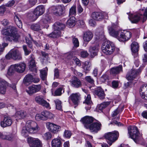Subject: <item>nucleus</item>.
<instances>
[{
    "label": "nucleus",
    "mask_w": 147,
    "mask_h": 147,
    "mask_svg": "<svg viewBox=\"0 0 147 147\" xmlns=\"http://www.w3.org/2000/svg\"><path fill=\"white\" fill-rule=\"evenodd\" d=\"M51 134L50 132H47L45 133L43 136L44 139L48 140L50 139L51 138Z\"/></svg>",
    "instance_id": "obj_51"
},
{
    "label": "nucleus",
    "mask_w": 147,
    "mask_h": 147,
    "mask_svg": "<svg viewBox=\"0 0 147 147\" xmlns=\"http://www.w3.org/2000/svg\"><path fill=\"white\" fill-rule=\"evenodd\" d=\"M17 32L16 27L9 26L7 29H3L1 33L3 35L8 36L6 38L7 40L10 42L13 41L16 42L18 41L20 38V36L17 33Z\"/></svg>",
    "instance_id": "obj_1"
},
{
    "label": "nucleus",
    "mask_w": 147,
    "mask_h": 147,
    "mask_svg": "<svg viewBox=\"0 0 147 147\" xmlns=\"http://www.w3.org/2000/svg\"><path fill=\"white\" fill-rule=\"evenodd\" d=\"M52 147H60L61 145L60 140L57 138L53 139L51 142Z\"/></svg>",
    "instance_id": "obj_38"
},
{
    "label": "nucleus",
    "mask_w": 147,
    "mask_h": 147,
    "mask_svg": "<svg viewBox=\"0 0 147 147\" xmlns=\"http://www.w3.org/2000/svg\"><path fill=\"white\" fill-rule=\"evenodd\" d=\"M73 60L77 65L79 66L81 65V63L80 61L78 58L75 57H74L73 58Z\"/></svg>",
    "instance_id": "obj_59"
},
{
    "label": "nucleus",
    "mask_w": 147,
    "mask_h": 147,
    "mask_svg": "<svg viewBox=\"0 0 147 147\" xmlns=\"http://www.w3.org/2000/svg\"><path fill=\"white\" fill-rule=\"evenodd\" d=\"M29 36L30 37L29 39L28 38H26V42L28 45L29 47L30 48L32 49V41L33 40H32V38L31 37V36L29 34Z\"/></svg>",
    "instance_id": "obj_47"
},
{
    "label": "nucleus",
    "mask_w": 147,
    "mask_h": 147,
    "mask_svg": "<svg viewBox=\"0 0 147 147\" xmlns=\"http://www.w3.org/2000/svg\"><path fill=\"white\" fill-rule=\"evenodd\" d=\"M46 125L47 127L50 131L55 134L57 133L60 129V126L50 122L47 123Z\"/></svg>",
    "instance_id": "obj_14"
},
{
    "label": "nucleus",
    "mask_w": 147,
    "mask_h": 147,
    "mask_svg": "<svg viewBox=\"0 0 147 147\" xmlns=\"http://www.w3.org/2000/svg\"><path fill=\"white\" fill-rule=\"evenodd\" d=\"M67 24L68 27H73L75 24V18L74 16H72L67 21Z\"/></svg>",
    "instance_id": "obj_40"
},
{
    "label": "nucleus",
    "mask_w": 147,
    "mask_h": 147,
    "mask_svg": "<svg viewBox=\"0 0 147 147\" xmlns=\"http://www.w3.org/2000/svg\"><path fill=\"white\" fill-rule=\"evenodd\" d=\"M6 59H12L14 60H19L22 59L20 53L17 50L13 49L11 51L5 56Z\"/></svg>",
    "instance_id": "obj_7"
},
{
    "label": "nucleus",
    "mask_w": 147,
    "mask_h": 147,
    "mask_svg": "<svg viewBox=\"0 0 147 147\" xmlns=\"http://www.w3.org/2000/svg\"><path fill=\"white\" fill-rule=\"evenodd\" d=\"M101 126L102 125L100 122H94L90 124L89 127L87 126L91 132L96 133L101 129Z\"/></svg>",
    "instance_id": "obj_13"
},
{
    "label": "nucleus",
    "mask_w": 147,
    "mask_h": 147,
    "mask_svg": "<svg viewBox=\"0 0 147 147\" xmlns=\"http://www.w3.org/2000/svg\"><path fill=\"white\" fill-rule=\"evenodd\" d=\"M128 134L129 137L132 139L137 143H139L142 139V137L136 127L130 126L128 128Z\"/></svg>",
    "instance_id": "obj_3"
},
{
    "label": "nucleus",
    "mask_w": 147,
    "mask_h": 147,
    "mask_svg": "<svg viewBox=\"0 0 147 147\" xmlns=\"http://www.w3.org/2000/svg\"><path fill=\"white\" fill-rule=\"evenodd\" d=\"M95 35L98 37L99 39L104 38V32L103 29L102 28L101 30L97 29L95 33Z\"/></svg>",
    "instance_id": "obj_41"
},
{
    "label": "nucleus",
    "mask_w": 147,
    "mask_h": 147,
    "mask_svg": "<svg viewBox=\"0 0 147 147\" xmlns=\"http://www.w3.org/2000/svg\"><path fill=\"white\" fill-rule=\"evenodd\" d=\"M55 115L49 111H42L41 114H37L35 116L36 119L38 121L46 120L48 119L53 118Z\"/></svg>",
    "instance_id": "obj_6"
},
{
    "label": "nucleus",
    "mask_w": 147,
    "mask_h": 147,
    "mask_svg": "<svg viewBox=\"0 0 147 147\" xmlns=\"http://www.w3.org/2000/svg\"><path fill=\"white\" fill-rule=\"evenodd\" d=\"M130 49L132 52L134 53L138 52L139 49V45L136 42H133L130 45Z\"/></svg>",
    "instance_id": "obj_29"
},
{
    "label": "nucleus",
    "mask_w": 147,
    "mask_h": 147,
    "mask_svg": "<svg viewBox=\"0 0 147 147\" xmlns=\"http://www.w3.org/2000/svg\"><path fill=\"white\" fill-rule=\"evenodd\" d=\"M41 26L39 23L36 24H33L31 26V28L36 31H38L40 30V26Z\"/></svg>",
    "instance_id": "obj_42"
},
{
    "label": "nucleus",
    "mask_w": 147,
    "mask_h": 147,
    "mask_svg": "<svg viewBox=\"0 0 147 147\" xmlns=\"http://www.w3.org/2000/svg\"><path fill=\"white\" fill-rule=\"evenodd\" d=\"M80 95L78 93L72 94L70 96V99L75 105H78L80 98Z\"/></svg>",
    "instance_id": "obj_21"
},
{
    "label": "nucleus",
    "mask_w": 147,
    "mask_h": 147,
    "mask_svg": "<svg viewBox=\"0 0 147 147\" xmlns=\"http://www.w3.org/2000/svg\"><path fill=\"white\" fill-rule=\"evenodd\" d=\"M31 59L29 62V66L30 68H34L36 67V64L34 60L33 55H31Z\"/></svg>",
    "instance_id": "obj_43"
},
{
    "label": "nucleus",
    "mask_w": 147,
    "mask_h": 147,
    "mask_svg": "<svg viewBox=\"0 0 147 147\" xmlns=\"http://www.w3.org/2000/svg\"><path fill=\"white\" fill-rule=\"evenodd\" d=\"M95 94L101 99L105 98V94L104 90L100 87H98L95 91Z\"/></svg>",
    "instance_id": "obj_25"
},
{
    "label": "nucleus",
    "mask_w": 147,
    "mask_h": 147,
    "mask_svg": "<svg viewBox=\"0 0 147 147\" xmlns=\"http://www.w3.org/2000/svg\"><path fill=\"white\" fill-rule=\"evenodd\" d=\"M26 126L29 133L31 134L36 133L39 130L37 123L33 121L29 120L27 121Z\"/></svg>",
    "instance_id": "obj_8"
},
{
    "label": "nucleus",
    "mask_w": 147,
    "mask_h": 147,
    "mask_svg": "<svg viewBox=\"0 0 147 147\" xmlns=\"http://www.w3.org/2000/svg\"><path fill=\"white\" fill-rule=\"evenodd\" d=\"M12 123V121L11 118L8 116H5L3 121L0 123L1 127H5L10 126Z\"/></svg>",
    "instance_id": "obj_17"
},
{
    "label": "nucleus",
    "mask_w": 147,
    "mask_h": 147,
    "mask_svg": "<svg viewBox=\"0 0 147 147\" xmlns=\"http://www.w3.org/2000/svg\"><path fill=\"white\" fill-rule=\"evenodd\" d=\"M94 119L92 117L88 116H85L81 119L80 121L84 125L85 127L88 129L90 125L94 121Z\"/></svg>",
    "instance_id": "obj_12"
},
{
    "label": "nucleus",
    "mask_w": 147,
    "mask_h": 147,
    "mask_svg": "<svg viewBox=\"0 0 147 147\" xmlns=\"http://www.w3.org/2000/svg\"><path fill=\"white\" fill-rule=\"evenodd\" d=\"M7 82L4 80L0 79V93L2 94L5 93L6 91Z\"/></svg>",
    "instance_id": "obj_23"
},
{
    "label": "nucleus",
    "mask_w": 147,
    "mask_h": 147,
    "mask_svg": "<svg viewBox=\"0 0 147 147\" xmlns=\"http://www.w3.org/2000/svg\"><path fill=\"white\" fill-rule=\"evenodd\" d=\"M32 77L30 74L26 75L24 79V84L26 86H28L31 84L32 81Z\"/></svg>",
    "instance_id": "obj_31"
},
{
    "label": "nucleus",
    "mask_w": 147,
    "mask_h": 147,
    "mask_svg": "<svg viewBox=\"0 0 147 147\" xmlns=\"http://www.w3.org/2000/svg\"><path fill=\"white\" fill-rule=\"evenodd\" d=\"M28 133H29V132L27 127H23L21 131V134L22 135L26 136L28 135Z\"/></svg>",
    "instance_id": "obj_52"
},
{
    "label": "nucleus",
    "mask_w": 147,
    "mask_h": 147,
    "mask_svg": "<svg viewBox=\"0 0 147 147\" xmlns=\"http://www.w3.org/2000/svg\"><path fill=\"white\" fill-rule=\"evenodd\" d=\"M71 85L75 88H78L82 85V82L80 79L75 76L71 79Z\"/></svg>",
    "instance_id": "obj_20"
},
{
    "label": "nucleus",
    "mask_w": 147,
    "mask_h": 147,
    "mask_svg": "<svg viewBox=\"0 0 147 147\" xmlns=\"http://www.w3.org/2000/svg\"><path fill=\"white\" fill-rule=\"evenodd\" d=\"M6 133L5 132H0V139L5 140L6 137Z\"/></svg>",
    "instance_id": "obj_64"
},
{
    "label": "nucleus",
    "mask_w": 147,
    "mask_h": 147,
    "mask_svg": "<svg viewBox=\"0 0 147 147\" xmlns=\"http://www.w3.org/2000/svg\"><path fill=\"white\" fill-rule=\"evenodd\" d=\"M101 12H94L92 14V18L94 20L100 21L102 19Z\"/></svg>",
    "instance_id": "obj_34"
},
{
    "label": "nucleus",
    "mask_w": 147,
    "mask_h": 147,
    "mask_svg": "<svg viewBox=\"0 0 147 147\" xmlns=\"http://www.w3.org/2000/svg\"><path fill=\"white\" fill-rule=\"evenodd\" d=\"M35 100L37 103L45 107L46 108H49L48 109H50L49 103L43 99L41 98L39 96L36 97Z\"/></svg>",
    "instance_id": "obj_22"
},
{
    "label": "nucleus",
    "mask_w": 147,
    "mask_h": 147,
    "mask_svg": "<svg viewBox=\"0 0 147 147\" xmlns=\"http://www.w3.org/2000/svg\"><path fill=\"white\" fill-rule=\"evenodd\" d=\"M72 42L74 46L77 47L79 46V42L77 38H73L72 39Z\"/></svg>",
    "instance_id": "obj_53"
},
{
    "label": "nucleus",
    "mask_w": 147,
    "mask_h": 147,
    "mask_svg": "<svg viewBox=\"0 0 147 147\" xmlns=\"http://www.w3.org/2000/svg\"><path fill=\"white\" fill-rule=\"evenodd\" d=\"M6 137L5 140H11L13 138V135L11 134H8L6 133Z\"/></svg>",
    "instance_id": "obj_58"
},
{
    "label": "nucleus",
    "mask_w": 147,
    "mask_h": 147,
    "mask_svg": "<svg viewBox=\"0 0 147 147\" xmlns=\"http://www.w3.org/2000/svg\"><path fill=\"white\" fill-rule=\"evenodd\" d=\"M112 27L109 26L108 27L109 34L111 36L116 38L118 40L119 37V35L120 34L121 32L119 31L113 29V28H115L117 27L115 24H112Z\"/></svg>",
    "instance_id": "obj_15"
},
{
    "label": "nucleus",
    "mask_w": 147,
    "mask_h": 147,
    "mask_svg": "<svg viewBox=\"0 0 147 147\" xmlns=\"http://www.w3.org/2000/svg\"><path fill=\"white\" fill-rule=\"evenodd\" d=\"M140 93L142 98L147 100V85L144 84L141 86L140 90Z\"/></svg>",
    "instance_id": "obj_19"
},
{
    "label": "nucleus",
    "mask_w": 147,
    "mask_h": 147,
    "mask_svg": "<svg viewBox=\"0 0 147 147\" xmlns=\"http://www.w3.org/2000/svg\"><path fill=\"white\" fill-rule=\"evenodd\" d=\"M63 88L60 87L58 88L55 92V94L56 96H60L61 94V91L62 90Z\"/></svg>",
    "instance_id": "obj_56"
},
{
    "label": "nucleus",
    "mask_w": 147,
    "mask_h": 147,
    "mask_svg": "<svg viewBox=\"0 0 147 147\" xmlns=\"http://www.w3.org/2000/svg\"><path fill=\"white\" fill-rule=\"evenodd\" d=\"M98 50V45H96L90 47L89 52L92 57H93L97 55Z\"/></svg>",
    "instance_id": "obj_26"
},
{
    "label": "nucleus",
    "mask_w": 147,
    "mask_h": 147,
    "mask_svg": "<svg viewBox=\"0 0 147 147\" xmlns=\"http://www.w3.org/2000/svg\"><path fill=\"white\" fill-rule=\"evenodd\" d=\"M129 19L133 23H136L140 20H141L143 22H144L147 19V8L140 10L139 13L130 15Z\"/></svg>",
    "instance_id": "obj_2"
},
{
    "label": "nucleus",
    "mask_w": 147,
    "mask_h": 147,
    "mask_svg": "<svg viewBox=\"0 0 147 147\" xmlns=\"http://www.w3.org/2000/svg\"><path fill=\"white\" fill-rule=\"evenodd\" d=\"M26 92L30 95H32L36 93L33 85L29 86L26 90Z\"/></svg>",
    "instance_id": "obj_45"
},
{
    "label": "nucleus",
    "mask_w": 147,
    "mask_h": 147,
    "mask_svg": "<svg viewBox=\"0 0 147 147\" xmlns=\"http://www.w3.org/2000/svg\"><path fill=\"white\" fill-rule=\"evenodd\" d=\"M49 21V19L47 17H45V18H43L39 23L41 26H43L47 28L49 27V26L47 24Z\"/></svg>",
    "instance_id": "obj_35"
},
{
    "label": "nucleus",
    "mask_w": 147,
    "mask_h": 147,
    "mask_svg": "<svg viewBox=\"0 0 147 147\" xmlns=\"http://www.w3.org/2000/svg\"><path fill=\"white\" fill-rule=\"evenodd\" d=\"M85 79L87 81L90 83H93L94 82L93 80L90 76H87L85 78Z\"/></svg>",
    "instance_id": "obj_62"
},
{
    "label": "nucleus",
    "mask_w": 147,
    "mask_h": 147,
    "mask_svg": "<svg viewBox=\"0 0 147 147\" xmlns=\"http://www.w3.org/2000/svg\"><path fill=\"white\" fill-rule=\"evenodd\" d=\"M119 84L118 81H113L112 83V87L114 88H117L119 86Z\"/></svg>",
    "instance_id": "obj_61"
},
{
    "label": "nucleus",
    "mask_w": 147,
    "mask_h": 147,
    "mask_svg": "<svg viewBox=\"0 0 147 147\" xmlns=\"http://www.w3.org/2000/svg\"><path fill=\"white\" fill-rule=\"evenodd\" d=\"M33 86L36 93L40 91L41 89V86L40 84L37 85H33Z\"/></svg>",
    "instance_id": "obj_57"
},
{
    "label": "nucleus",
    "mask_w": 147,
    "mask_h": 147,
    "mask_svg": "<svg viewBox=\"0 0 147 147\" xmlns=\"http://www.w3.org/2000/svg\"><path fill=\"white\" fill-rule=\"evenodd\" d=\"M91 66V63L87 61L85 62L84 63L83 67L84 70L88 71L90 69V67Z\"/></svg>",
    "instance_id": "obj_46"
},
{
    "label": "nucleus",
    "mask_w": 147,
    "mask_h": 147,
    "mask_svg": "<svg viewBox=\"0 0 147 147\" xmlns=\"http://www.w3.org/2000/svg\"><path fill=\"white\" fill-rule=\"evenodd\" d=\"M119 136V132L116 131L108 132L105 134L104 135L105 139L108 140L107 142L110 146L111 145L112 143L118 139Z\"/></svg>",
    "instance_id": "obj_5"
},
{
    "label": "nucleus",
    "mask_w": 147,
    "mask_h": 147,
    "mask_svg": "<svg viewBox=\"0 0 147 147\" xmlns=\"http://www.w3.org/2000/svg\"><path fill=\"white\" fill-rule=\"evenodd\" d=\"M6 8L5 5L0 6V15H2L6 11Z\"/></svg>",
    "instance_id": "obj_54"
},
{
    "label": "nucleus",
    "mask_w": 147,
    "mask_h": 147,
    "mask_svg": "<svg viewBox=\"0 0 147 147\" xmlns=\"http://www.w3.org/2000/svg\"><path fill=\"white\" fill-rule=\"evenodd\" d=\"M101 49L102 52L105 54L110 55L114 52L115 47L114 45L111 42L107 41L102 44Z\"/></svg>",
    "instance_id": "obj_4"
},
{
    "label": "nucleus",
    "mask_w": 147,
    "mask_h": 147,
    "mask_svg": "<svg viewBox=\"0 0 147 147\" xmlns=\"http://www.w3.org/2000/svg\"><path fill=\"white\" fill-rule=\"evenodd\" d=\"M76 6L74 5L69 9V16L74 17L76 14Z\"/></svg>",
    "instance_id": "obj_44"
},
{
    "label": "nucleus",
    "mask_w": 147,
    "mask_h": 147,
    "mask_svg": "<svg viewBox=\"0 0 147 147\" xmlns=\"http://www.w3.org/2000/svg\"><path fill=\"white\" fill-rule=\"evenodd\" d=\"M52 13L57 16H59L62 13L63 8L61 6H53L50 8Z\"/></svg>",
    "instance_id": "obj_18"
},
{
    "label": "nucleus",
    "mask_w": 147,
    "mask_h": 147,
    "mask_svg": "<svg viewBox=\"0 0 147 147\" xmlns=\"http://www.w3.org/2000/svg\"><path fill=\"white\" fill-rule=\"evenodd\" d=\"M26 115V111H17L15 114L16 117L19 119L24 118Z\"/></svg>",
    "instance_id": "obj_37"
},
{
    "label": "nucleus",
    "mask_w": 147,
    "mask_h": 147,
    "mask_svg": "<svg viewBox=\"0 0 147 147\" xmlns=\"http://www.w3.org/2000/svg\"><path fill=\"white\" fill-rule=\"evenodd\" d=\"M15 71L18 73H22L24 72L26 67V64L23 62L13 64Z\"/></svg>",
    "instance_id": "obj_16"
},
{
    "label": "nucleus",
    "mask_w": 147,
    "mask_h": 147,
    "mask_svg": "<svg viewBox=\"0 0 147 147\" xmlns=\"http://www.w3.org/2000/svg\"><path fill=\"white\" fill-rule=\"evenodd\" d=\"M28 142L30 144V147H42V142L39 139L32 137L27 139Z\"/></svg>",
    "instance_id": "obj_10"
},
{
    "label": "nucleus",
    "mask_w": 147,
    "mask_h": 147,
    "mask_svg": "<svg viewBox=\"0 0 147 147\" xmlns=\"http://www.w3.org/2000/svg\"><path fill=\"white\" fill-rule=\"evenodd\" d=\"M87 105V106H86V109L87 110L90 109L91 106L90 104L92 103L90 95V94H88L85 99V101L83 102Z\"/></svg>",
    "instance_id": "obj_32"
},
{
    "label": "nucleus",
    "mask_w": 147,
    "mask_h": 147,
    "mask_svg": "<svg viewBox=\"0 0 147 147\" xmlns=\"http://www.w3.org/2000/svg\"><path fill=\"white\" fill-rule=\"evenodd\" d=\"M45 11V8L42 5H40L34 9V14L38 16L42 14Z\"/></svg>",
    "instance_id": "obj_24"
},
{
    "label": "nucleus",
    "mask_w": 147,
    "mask_h": 147,
    "mask_svg": "<svg viewBox=\"0 0 147 147\" xmlns=\"http://www.w3.org/2000/svg\"><path fill=\"white\" fill-rule=\"evenodd\" d=\"M93 36V35L92 32L89 31H86L84 33L83 40L84 41L88 42L92 39Z\"/></svg>",
    "instance_id": "obj_27"
},
{
    "label": "nucleus",
    "mask_w": 147,
    "mask_h": 147,
    "mask_svg": "<svg viewBox=\"0 0 147 147\" xmlns=\"http://www.w3.org/2000/svg\"><path fill=\"white\" fill-rule=\"evenodd\" d=\"M23 50L24 51L25 54L26 55H28L31 52V51H29L27 49V47L25 45L23 47Z\"/></svg>",
    "instance_id": "obj_60"
},
{
    "label": "nucleus",
    "mask_w": 147,
    "mask_h": 147,
    "mask_svg": "<svg viewBox=\"0 0 147 147\" xmlns=\"http://www.w3.org/2000/svg\"><path fill=\"white\" fill-rule=\"evenodd\" d=\"M14 65H12L8 70L7 74L9 76L11 75L15 71V68L14 67Z\"/></svg>",
    "instance_id": "obj_48"
},
{
    "label": "nucleus",
    "mask_w": 147,
    "mask_h": 147,
    "mask_svg": "<svg viewBox=\"0 0 147 147\" xmlns=\"http://www.w3.org/2000/svg\"><path fill=\"white\" fill-rule=\"evenodd\" d=\"M37 2V0H28V4L30 7L35 5Z\"/></svg>",
    "instance_id": "obj_55"
},
{
    "label": "nucleus",
    "mask_w": 147,
    "mask_h": 147,
    "mask_svg": "<svg viewBox=\"0 0 147 147\" xmlns=\"http://www.w3.org/2000/svg\"><path fill=\"white\" fill-rule=\"evenodd\" d=\"M14 20L17 25L19 28H22V22L19 15H16L14 17Z\"/></svg>",
    "instance_id": "obj_33"
},
{
    "label": "nucleus",
    "mask_w": 147,
    "mask_h": 147,
    "mask_svg": "<svg viewBox=\"0 0 147 147\" xmlns=\"http://www.w3.org/2000/svg\"><path fill=\"white\" fill-rule=\"evenodd\" d=\"M131 33L126 30L120 32L118 40L120 41H125L129 40L131 37Z\"/></svg>",
    "instance_id": "obj_11"
},
{
    "label": "nucleus",
    "mask_w": 147,
    "mask_h": 147,
    "mask_svg": "<svg viewBox=\"0 0 147 147\" xmlns=\"http://www.w3.org/2000/svg\"><path fill=\"white\" fill-rule=\"evenodd\" d=\"M81 56L83 57H86L88 55V54L86 51H82L80 53Z\"/></svg>",
    "instance_id": "obj_63"
},
{
    "label": "nucleus",
    "mask_w": 147,
    "mask_h": 147,
    "mask_svg": "<svg viewBox=\"0 0 147 147\" xmlns=\"http://www.w3.org/2000/svg\"><path fill=\"white\" fill-rule=\"evenodd\" d=\"M61 35V32L59 30L54 29L53 32L48 34L47 36L51 38H55L59 37Z\"/></svg>",
    "instance_id": "obj_30"
},
{
    "label": "nucleus",
    "mask_w": 147,
    "mask_h": 147,
    "mask_svg": "<svg viewBox=\"0 0 147 147\" xmlns=\"http://www.w3.org/2000/svg\"><path fill=\"white\" fill-rule=\"evenodd\" d=\"M141 70L139 69H132L129 71L126 76V78L128 80L132 81L137 79L138 76L140 73Z\"/></svg>",
    "instance_id": "obj_9"
},
{
    "label": "nucleus",
    "mask_w": 147,
    "mask_h": 147,
    "mask_svg": "<svg viewBox=\"0 0 147 147\" xmlns=\"http://www.w3.org/2000/svg\"><path fill=\"white\" fill-rule=\"evenodd\" d=\"M110 103V101L104 102L101 104L98 105L96 107V109L98 110H102L109 105Z\"/></svg>",
    "instance_id": "obj_36"
},
{
    "label": "nucleus",
    "mask_w": 147,
    "mask_h": 147,
    "mask_svg": "<svg viewBox=\"0 0 147 147\" xmlns=\"http://www.w3.org/2000/svg\"><path fill=\"white\" fill-rule=\"evenodd\" d=\"M53 27L54 29L59 30L60 31L65 28V25L62 23L57 22L54 24Z\"/></svg>",
    "instance_id": "obj_39"
},
{
    "label": "nucleus",
    "mask_w": 147,
    "mask_h": 147,
    "mask_svg": "<svg viewBox=\"0 0 147 147\" xmlns=\"http://www.w3.org/2000/svg\"><path fill=\"white\" fill-rule=\"evenodd\" d=\"M71 135V133L70 131L65 130L64 131L63 136L67 138H69Z\"/></svg>",
    "instance_id": "obj_50"
},
{
    "label": "nucleus",
    "mask_w": 147,
    "mask_h": 147,
    "mask_svg": "<svg viewBox=\"0 0 147 147\" xmlns=\"http://www.w3.org/2000/svg\"><path fill=\"white\" fill-rule=\"evenodd\" d=\"M122 71V66L119 65L118 67L112 68L110 70V73L111 74L114 76L119 74Z\"/></svg>",
    "instance_id": "obj_28"
},
{
    "label": "nucleus",
    "mask_w": 147,
    "mask_h": 147,
    "mask_svg": "<svg viewBox=\"0 0 147 147\" xmlns=\"http://www.w3.org/2000/svg\"><path fill=\"white\" fill-rule=\"evenodd\" d=\"M54 101L56 104V109L58 110L61 109L62 106L61 101L58 100H56Z\"/></svg>",
    "instance_id": "obj_49"
}]
</instances>
